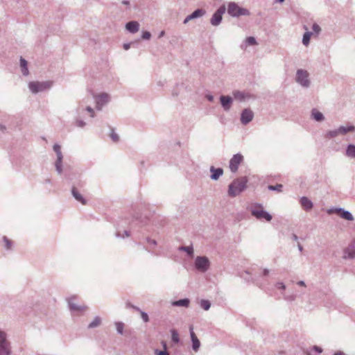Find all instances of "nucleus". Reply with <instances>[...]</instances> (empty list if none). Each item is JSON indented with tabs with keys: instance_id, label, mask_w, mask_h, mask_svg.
<instances>
[{
	"instance_id": "19",
	"label": "nucleus",
	"mask_w": 355,
	"mask_h": 355,
	"mask_svg": "<svg viewBox=\"0 0 355 355\" xmlns=\"http://www.w3.org/2000/svg\"><path fill=\"white\" fill-rule=\"evenodd\" d=\"M300 203L303 209L306 211L311 209L313 207L312 202L306 197H302L300 200Z\"/></svg>"
},
{
	"instance_id": "9",
	"label": "nucleus",
	"mask_w": 355,
	"mask_h": 355,
	"mask_svg": "<svg viewBox=\"0 0 355 355\" xmlns=\"http://www.w3.org/2000/svg\"><path fill=\"white\" fill-rule=\"evenodd\" d=\"M309 73L306 71L298 70L297 72L296 80L304 87L309 86V80L308 79Z\"/></svg>"
},
{
	"instance_id": "5",
	"label": "nucleus",
	"mask_w": 355,
	"mask_h": 355,
	"mask_svg": "<svg viewBox=\"0 0 355 355\" xmlns=\"http://www.w3.org/2000/svg\"><path fill=\"white\" fill-rule=\"evenodd\" d=\"M10 344L6 340V334L0 332V355H9Z\"/></svg>"
},
{
	"instance_id": "17",
	"label": "nucleus",
	"mask_w": 355,
	"mask_h": 355,
	"mask_svg": "<svg viewBox=\"0 0 355 355\" xmlns=\"http://www.w3.org/2000/svg\"><path fill=\"white\" fill-rule=\"evenodd\" d=\"M205 13V11L204 10L198 9V10H195L192 14L187 16L186 17V19H184V23L186 24L191 19L201 17V16L204 15Z\"/></svg>"
},
{
	"instance_id": "14",
	"label": "nucleus",
	"mask_w": 355,
	"mask_h": 355,
	"mask_svg": "<svg viewBox=\"0 0 355 355\" xmlns=\"http://www.w3.org/2000/svg\"><path fill=\"white\" fill-rule=\"evenodd\" d=\"M76 298L74 297H71L69 300V307L71 310L77 311H85L87 309V307L83 305L78 304L75 302Z\"/></svg>"
},
{
	"instance_id": "31",
	"label": "nucleus",
	"mask_w": 355,
	"mask_h": 355,
	"mask_svg": "<svg viewBox=\"0 0 355 355\" xmlns=\"http://www.w3.org/2000/svg\"><path fill=\"white\" fill-rule=\"evenodd\" d=\"M101 320L100 318L96 317L89 324V328H94L101 324Z\"/></svg>"
},
{
	"instance_id": "48",
	"label": "nucleus",
	"mask_w": 355,
	"mask_h": 355,
	"mask_svg": "<svg viewBox=\"0 0 355 355\" xmlns=\"http://www.w3.org/2000/svg\"><path fill=\"white\" fill-rule=\"evenodd\" d=\"M164 31H162V32L160 33V34H159V37H161L164 36Z\"/></svg>"
},
{
	"instance_id": "18",
	"label": "nucleus",
	"mask_w": 355,
	"mask_h": 355,
	"mask_svg": "<svg viewBox=\"0 0 355 355\" xmlns=\"http://www.w3.org/2000/svg\"><path fill=\"white\" fill-rule=\"evenodd\" d=\"M126 29L131 33H137L139 31V24L137 21H130L127 23Z\"/></svg>"
},
{
	"instance_id": "2",
	"label": "nucleus",
	"mask_w": 355,
	"mask_h": 355,
	"mask_svg": "<svg viewBox=\"0 0 355 355\" xmlns=\"http://www.w3.org/2000/svg\"><path fill=\"white\" fill-rule=\"evenodd\" d=\"M251 213L252 215L257 219H264L266 221H270L272 220V216L267 211H264L261 206L255 207L252 209Z\"/></svg>"
},
{
	"instance_id": "35",
	"label": "nucleus",
	"mask_w": 355,
	"mask_h": 355,
	"mask_svg": "<svg viewBox=\"0 0 355 355\" xmlns=\"http://www.w3.org/2000/svg\"><path fill=\"white\" fill-rule=\"evenodd\" d=\"M200 306L204 310H208L210 308L211 304L208 300H202Z\"/></svg>"
},
{
	"instance_id": "39",
	"label": "nucleus",
	"mask_w": 355,
	"mask_h": 355,
	"mask_svg": "<svg viewBox=\"0 0 355 355\" xmlns=\"http://www.w3.org/2000/svg\"><path fill=\"white\" fill-rule=\"evenodd\" d=\"M3 241L5 242V244H6V249L9 250L11 248V246H12V242L11 241H10L8 238H6V236L3 237Z\"/></svg>"
},
{
	"instance_id": "37",
	"label": "nucleus",
	"mask_w": 355,
	"mask_h": 355,
	"mask_svg": "<svg viewBox=\"0 0 355 355\" xmlns=\"http://www.w3.org/2000/svg\"><path fill=\"white\" fill-rule=\"evenodd\" d=\"M246 43L248 45H255L257 44V42L254 37H248L245 40Z\"/></svg>"
},
{
	"instance_id": "8",
	"label": "nucleus",
	"mask_w": 355,
	"mask_h": 355,
	"mask_svg": "<svg viewBox=\"0 0 355 355\" xmlns=\"http://www.w3.org/2000/svg\"><path fill=\"white\" fill-rule=\"evenodd\" d=\"M243 157L241 154H236L230 161V168L232 173L237 171L239 166L243 162Z\"/></svg>"
},
{
	"instance_id": "38",
	"label": "nucleus",
	"mask_w": 355,
	"mask_h": 355,
	"mask_svg": "<svg viewBox=\"0 0 355 355\" xmlns=\"http://www.w3.org/2000/svg\"><path fill=\"white\" fill-rule=\"evenodd\" d=\"M116 328L117 331L121 334L123 333V324L121 322H116Z\"/></svg>"
},
{
	"instance_id": "23",
	"label": "nucleus",
	"mask_w": 355,
	"mask_h": 355,
	"mask_svg": "<svg viewBox=\"0 0 355 355\" xmlns=\"http://www.w3.org/2000/svg\"><path fill=\"white\" fill-rule=\"evenodd\" d=\"M220 102H221L223 107L225 110H227L230 107V104L232 103V98L230 96H222L220 97Z\"/></svg>"
},
{
	"instance_id": "32",
	"label": "nucleus",
	"mask_w": 355,
	"mask_h": 355,
	"mask_svg": "<svg viewBox=\"0 0 355 355\" xmlns=\"http://www.w3.org/2000/svg\"><path fill=\"white\" fill-rule=\"evenodd\" d=\"M171 338H172V340H173L174 343H178V342H179V340H180V339H179V334H178V333L177 332V331H176V330H175V329H172V330L171 331Z\"/></svg>"
},
{
	"instance_id": "22",
	"label": "nucleus",
	"mask_w": 355,
	"mask_h": 355,
	"mask_svg": "<svg viewBox=\"0 0 355 355\" xmlns=\"http://www.w3.org/2000/svg\"><path fill=\"white\" fill-rule=\"evenodd\" d=\"M322 349L318 346H313L306 350L307 355H320Z\"/></svg>"
},
{
	"instance_id": "47",
	"label": "nucleus",
	"mask_w": 355,
	"mask_h": 355,
	"mask_svg": "<svg viewBox=\"0 0 355 355\" xmlns=\"http://www.w3.org/2000/svg\"><path fill=\"white\" fill-rule=\"evenodd\" d=\"M297 284H298L299 285H300V286H305L304 282H302V281L299 282Z\"/></svg>"
},
{
	"instance_id": "7",
	"label": "nucleus",
	"mask_w": 355,
	"mask_h": 355,
	"mask_svg": "<svg viewBox=\"0 0 355 355\" xmlns=\"http://www.w3.org/2000/svg\"><path fill=\"white\" fill-rule=\"evenodd\" d=\"M195 264L198 270L205 272L209 266V261L205 257H198L196 259Z\"/></svg>"
},
{
	"instance_id": "45",
	"label": "nucleus",
	"mask_w": 355,
	"mask_h": 355,
	"mask_svg": "<svg viewBox=\"0 0 355 355\" xmlns=\"http://www.w3.org/2000/svg\"><path fill=\"white\" fill-rule=\"evenodd\" d=\"M123 47H124V49L125 50H128L130 48V44H125Z\"/></svg>"
},
{
	"instance_id": "49",
	"label": "nucleus",
	"mask_w": 355,
	"mask_h": 355,
	"mask_svg": "<svg viewBox=\"0 0 355 355\" xmlns=\"http://www.w3.org/2000/svg\"><path fill=\"white\" fill-rule=\"evenodd\" d=\"M279 286H281L282 288H285V286L282 285V284H278Z\"/></svg>"
},
{
	"instance_id": "52",
	"label": "nucleus",
	"mask_w": 355,
	"mask_h": 355,
	"mask_svg": "<svg viewBox=\"0 0 355 355\" xmlns=\"http://www.w3.org/2000/svg\"><path fill=\"white\" fill-rule=\"evenodd\" d=\"M332 212H333V211H332V210H329V214H331V213H332Z\"/></svg>"
},
{
	"instance_id": "36",
	"label": "nucleus",
	"mask_w": 355,
	"mask_h": 355,
	"mask_svg": "<svg viewBox=\"0 0 355 355\" xmlns=\"http://www.w3.org/2000/svg\"><path fill=\"white\" fill-rule=\"evenodd\" d=\"M312 28H313V32L312 33H313V35H315V36H317L320 33V32L321 31L320 27L318 24H314L313 25Z\"/></svg>"
},
{
	"instance_id": "51",
	"label": "nucleus",
	"mask_w": 355,
	"mask_h": 355,
	"mask_svg": "<svg viewBox=\"0 0 355 355\" xmlns=\"http://www.w3.org/2000/svg\"><path fill=\"white\" fill-rule=\"evenodd\" d=\"M187 252L189 253L190 252V249L188 248H187Z\"/></svg>"
},
{
	"instance_id": "44",
	"label": "nucleus",
	"mask_w": 355,
	"mask_h": 355,
	"mask_svg": "<svg viewBox=\"0 0 355 355\" xmlns=\"http://www.w3.org/2000/svg\"><path fill=\"white\" fill-rule=\"evenodd\" d=\"M268 272H269V271H268V270H267V269H264V270H263V275L264 276L268 275Z\"/></svg>"
},
{
	"instance_id": "6",
	"label": "nucleus",
	"mask_w": 355,
	"mask_h": 355,
	"mask_svg": "<svg viewBox=\"0 0 355 355\" xmlns=\"http://www.w3.org/2000/svg\"><path fill=\"white\" fill-rule=\"evenodd\" d=\"M93 96L95 98L96 108L99 110H101L103 105L107 103L110 100V96L106 93H101L97 95L93 94Z\"/></svg>"
},
{
	"instance_id": "1",
	"label": "nucleus",
	"mask_w": 355,
	"mask_h": 355,
	"mask_svg": "<svg viewBox=\"0 0 355 355\" xmlns=\"http://www.w3.org/2000/svg\"><path fill=\"white\" fill-rule=\"evenodd\" d=\"M248 179L247 177H240L235 179L230 185L228 188V195L230 197H236L243 191L246 187Z\"/></svg>"
},
{
	"instance_id": "33",
	"label": "nucleus",
	"mask_w": 355,
	"mask_h": 355,
	"mask_svg": "<svg viewBox=\"0 0 355 355\" xmlns=\"http://www.w3.org/2000/svg\"><path fill=\"white\" fill-rule=\"evenodd\" d=\"M132 308H134L135 310H137V311H139L140 313H141V318L143 319V320L146 322H148L149 320V318H148V315L147 313H146L145 312H143L141 311L139 308L137 307H135V306H132Z\"/></svg>"
},
{
	"instance_id": "3",
	"label": "nucleus",
	"mask_w": 355,
	"mask_h": 355,
	"mask_svg": "<svg viewBox=\"0 0 355 355\" xmlns=\"http://www.w3.org/2000/svg\"><path fill=\"white\" fill-rule=\"evenodd\" d=\"M51 83L50 82H31L28 85L29 89L33 93H37L44 89L50 88Z\"/></svg>"
},
{
	"instance_id": "15",
	"label": "nucleus",
	"mask_w": 355,
	"mask_h": 355,
	"mask_svg": "<svg viewBox=\"0 0 355 355\" xmlns=\"http://www.w3.org/2000/svg\"><path fill=\"white\" fill-rule=\"evenodd\" d=\"M253 118V113L250 110H244L241 114V121L242 123L247 124L252 121Z\"/></svg>"
},
{
	"instance_id": "30",
	"label": "nucleus",
	"mask_w": 355,
	"mask_h": 355,
	"mask_svg": "<svg viewBox=\"0 0 355 355\" xmlns=\"http://www.w3.org/2000/svg\"><path fill=\"white\" fill-rule=\"evenodd\" d=\"M283 185L281 184H277L276 185H269L268 189L271 191H275L277 192H281L282 191Z\"/></svg>"
},
{
	"instance_id": "40",
	"label": "nucleus",
	"mask_w": 355,
	"mask_h": 355,
	"mask_svg": "<svg viewBox=\"0 0 355 355\" xmlns=\"http://www.w3.org/2000/svg\"><path fill=\"white\" fill-rule=\"evenodd\" d=\"M110 137H111L112 141L114 142H117L119 140V135L116 133H115L114 131H112L111 132Z\"/></svg>"
},
{
	"instance_id": "29",
	"label": "nucleus",
	"mask_w": 355,
	"mask_h": 355,
	"mask_svg": "<svg viewBox=\"0 0 355 355\" xmlns=\"http://www.w3.org/2000/svg\"><path fill=\"white\" fill-rule=\"evenodd\" d=\"M312 116L318 121H320L323 120V115L321 112H318L316 110H313L312 111Z\"/></svg>"
},
{
	"instance_id": "21",
	"label": "nucleus",
	"mask_w": 355,
	"mask_h": 355,
	"mask_svg": "<svg viewBox=\"0 0 355 355\" xmlns=\"http://www.w3.org/2000/svg\"><path fill=\"white\" fill-rule=\"evenodd\" d=\"M211 172V178L213 180H218L220 175H222L223 171L222 168H215L214 166H211L210 168Z\"/></svg>"
},
{
	"instance_id": "42",
	"label": "nucleus",
	"mask_w": 355,
	"mask_h": 355,
	"mask_svg": "<svg viewBox=\"0 0 355 355\" xmlns=\"http://www.w3.org/2000/svg\"><path fill=\"white\" fill-rule=\"evenodd\" d=\"M234 96L236 98H238V99H243V95L242 93L239 92H236L234 93Z\"/></svg>"
},
{
	"instance_id": "43",
	"label": "nucleus",
	"mask_w": 355,
	"mask_h": 355,
	"mask_svg": "<svg viewBox=\"0 0 355 355\" xmlns=\"http://www.w3.org/2000/svg\"><path fill=\"white\" fill-rule=\"evenodd\" d=\"M87 110L91 114V116L92 117L94 116V112L93 109L91 107L88 106L87 107Z\"/></svg>"
},
{
	"instance_id": "12",
	"label": "nucleus",
	"mask_w": 355,
	"mask_h": 355,
	"mask_svg": "<svg viewBox=\"0 0 355 355\" xmlns=\"http://www.w3.org/2000/svg\"><path fill=\"white\" fill-rule=\"evenodd\" d=\"M189 329H190L191 338V341H192V344H193L192 345L193 349L195 352H197L200 348V343L198 338H197L196 334L194 333L192 326L190 327Z\"/></svg>"
},
{
	"instance_id": "27",
	"label": "nucleus",
	"mask_w": 355,
	"mask_h": 355,
	"mask_svg": "<svg viewBox=\"0 0 355 355\" xmlns=\"http://www.w3.org/2000/svg\"><path fill=\"white\" fill-rule=\"evenodd\" d=\"M20 64L21 67V71L24 75L26 76L28 73V68H27V62L24 59H20Z\"/></svg>"
},
{
	"instance_id": "16",
	"label": "nucleus",
	"mask_w": 355,
	"mask_h": 355,
	"mask_svg": "<svg viewBox=\"0 0 355 355\" xmlns=\"http://www.w3.org/2000/svg\"><path fill=\"white\" fill-rule=\"evenodd\" d=\"M345 257L353 258L355 257V239L345 250Z\"/></svg>"
},
{
	"instance_id": "10",
	"label": "nucleus",
	"mask_w": 355,
	"mask_h": 355,
	"mask_svg": "<svg viewBox=\"0 0 355 355\" xmlns=\"http://www.w3.org/2000/svg\"><path fill=\"white\" fill-rule=\"evenodd\" d=\"M225 11V7L224 6L218 8V10L214 14L211 23L213 26H217L220 24L222 20V16Z\"/></svg>"
},
{
	"instance_id": "46",
	"label": "nucleus",
	"mask_w": 355,
	"mask_h": 355,
	"mask_svg": "<svg viewBox=\"0 0 355 355\" xmlns=\"http://www.w3.org/2000/svg\"><path fill=\"white\" fill-rule=\"evenodd\" d=\"M334 355H345V354L341 352H337L334 354Z\"/></svg>"
},
{
	"instance_id": "26",
	"label": "nucleus",
	"mask_w": 355,
	"mask_h": 355,
	"mask_svg": "<svg viewBox=\"0 0 355 355\" xmlns=\"http://www.w3.org/2000/svg\"><path fill=\"white\" fill-rule=\"evenodd\" d=\"M313 35L311 32L306 31L303 36L302 42L305 46H308L310 42V38Z\"/></svg>"
},
{
	"instance_id": "20",
	"label": "nucleus",
	"mask_w": 355,
	"mask_h": 355,
	"mask_svg": "<svg viewBox=\"0 0 355 355\" xmlns=\"http://www.w3.org/2000/svg\"><path fill=\"white\" fill-rule=\"evenodd\" d=\"M335 212L337 214H339L340 216L345 220H354L352 215L349 211H344L342 209H338L335 210Z\"/></svg>"
},
{
	"instance_id": "13",
	"label": "nucleus",
	"mask_w": 355,
	"mask_h": 355,
	"mask_svg": "<svg viewBox=\"0 0 355 355\" xmlns=\"http://www.w3.org/2000/svg\"><path fill=\"white\" fill-rule=\"evenodd\" d=\"M355 129L354 126L349 125L347 127L341 126L339 128L338 130L330 132L329 134L330 135V137H333L336 136L338 134H346L347 132L354 131Z\"/></svg>"
},
{
	"instance_id": "41",
	"label": "nucleus",
	"mask_w": 355,
	"mask_h": 355,
	"mask_svg": "<svg viewBox=\"0 0 355 355\" xmlns=\"http://www.w3.org/2000/svg\"><path fill=\"white\" fill-rule=\"evenodd\" d=\"M150 33L148 31H145L142 34V38L144 40H149L150 38Z\"/></svg>"
},
{
	"instance_id": "4",
	"label": "nucleus",
	"mask_w": 355,
	"mask_h": 355,
	"mask_svg": "<svg viewBox=\"0 0 355 355\" xmlns=\"http://www.w3.org/2000/svg\"><path fill=\"white\" fill-rule=\"evenodd\" d=\"M228 13L232 16H240V15H249V12L248 10L244 8H241L234 3H230L228 6L227 9Z\"/></svg>"
},
{
	"instance_id": "28",
	"label": "nucleus",
	"mask_w": 355,
	"mask_h": 355,
	"mask_svg": "<svg viewBox=\"0 0 355 355\" xmlns=\"http://www.w3.org/2000/svg\"><path fill=\"white\" fill-rule=\"evenodd\" d=\"M346 154L348 157H355V146L352 144L349 145Z\"/></svg>"
},
{
	"instance_id": "53",
	"label": "nucleus",
	"mask_w": 355,
	"mask_h": 355,
	"mask_svg": "<svg viewBox=\"0 0 355 355\" xmlns=\"http://www.w3.org/2000/svg\"><path fill=\"white\" fill-rule=\"evenodd\" d=\"M279 2H283L284 0H278Z\"/></svg>"
},
{
	"instance_id": "34",
	"label": "nucleus",
	"mask_w": 355,
	"mask_h": 355,
	"mask_svg": "<svg viewBox=\"0 0 355 355\" xmlns=\"http://www.w3.org/2000/svg\"><path fill=\"white\" fill-rule=\"evenodd\" d=\"M163 347H164L163 351H159V350L156 349L155 351V354L156 355H169L168 353L166 352V344L165 343H163Z\"/></svg>"
},
{
	"instance_id": "24",
	"label": "nucleus",
	"mask_w": 355,
	"mask_h": 355,
	"mask_svg": "<svg viewBox=\"0 0 355 355\" xmlns=\"http://www.w3.org/2000/svg\"><path fill=\"white\" fill-rule=\"evenodd\" d=\"M72 194L76 200L81 202L83 205L86 204L85 200L75 187L72 189Z\"/></svg>"
},
{
	"instance_id": "25",
	"label": "nucleus",
	"mask_w": 355,
	"mask_h": 355,
	"mask_svg": "<svg viewBox=\"0 0 355 355\" xmlns=\"http://www.w3.org/2000/svg\"><path fill=\"white\" fill-rule=\"evenodd\" d=\"M189 300L188 299H182L172 302V305L174 306H185L188 307L189 305Z\"/></svg>"
},
{
	"instance_id": "50",
	"label": "nucleus",
	"mask_w": 355,
	"mask_h": 355,
	"mask_svg": "<svg viewBox=\"0 0 355 355\" xmlns=\"http://www.w3.org/2000/svg\"><path fill=\"white\" fill-rule=\"evenodd\" d=\"M3 129H5V128L3 125H0V130H3Z\"/></svg>"
},
{
	"instance_id": "11",
	"label": "nucleus",
	"mask_w": 355,
	"mask_h": 355,
	"mask_svg": "<svg viewBox=\"0 0 355 355\" xmlns=\"http://www.w3.org/2000/svg\"><path fill=\"white\" fill-rule=\"evenodd\" d=\"M53 150L57 154L58 159L55 162V166L58 170V171L60 173L62 171V155L60 150V146L58 144H55L53 146Z\"/></svg>"
}]
</instances>
